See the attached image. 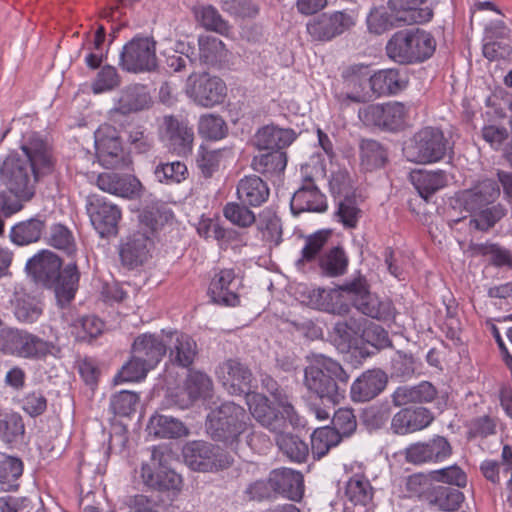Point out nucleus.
<instances>
[{
	"instance_id": "nucleus-24",
	"label": "nucleus",
	"mask_w": 512,
	"mask_h": 512,
	"mask_svg": "<svg viewBox=\"0 0 512 512\" xmlns=\"http://www.w3.org/2000/svg\"><path fill=\"white\" fill-rule=\"evenodd\" d=\"M433 420V413L426 407H404L392 417L390 428L396 435H407L425 429Z\"/></svg>"
},
{
	"instance_id": "nucleus-23",
	"label": "nucleus",
	"mask_w": 512,
	"mask_h": 512,
	"mask_svg": "<svg viewBox=\"0 0 512 512\" xmlns=\"http://www.w3.org/2000/svg\"><path fill=\"white\" fill-rule=\"evenodd\" d=\"M388 384V375L380 368L362 372L350 386L353 402H368L380 395Z\"/></svg>"
},
{
	"instance_id": "nucleus-37",
	"label": "nucleus",
	"mask_w": 512,
	"mask_h": 512,
	"mask_svg": "<svg viewBox=\"0 0 512 512\" xmlns=\"http://www.w3.org/2000/svg\"><path fill=\"white\" fill-rule=\"evenodd\" d=\"M239 201L251 207H260L270 196L267 183L257 175H249L241 178L236 187Z\"/></svg>"
},
{
	"instance_id": "nucleus-16",
	"label": "nucleus",
	"mask_w": 512,
	"mask_h": 512,
	"mask_svg": "<svg viewBox=\"0 0 512 512\" xmlns=\"http://www.w3.org/2000/svg\"><path fill=\"white\" fill-rule=\"evenodd\" d=\"M453 454L449 439L435 434L425 441L411 443L404 450L406 462L421 465L426 463H441Z\"/></svg>"
},
{
	"instance_id": "nucleus-13",
	"label": "nucleus",
	"mask_w": 512,
	"mask_h": 512,
	"mask_svg": "<svg viewBox=\"0 0 512 512\" xmlns=\"http://www.w3.org/2000/svg\"><path fill=\"white\" fill-rule=\"evenodd\" d=\"M186 92L196 104L209 108L224 102L227 87L221 78L203 72L188 77Z\"/></svg>"
},
{
	"instance_id": "nucleus-14",
	"label": "nucleus",
	"mask_w": 512,
	"mask_h": 512,
	"mask_svg": "<svg viewBox=\"0 0 512 512\" xmlns=\"http://www.w3.org/2000/svg\"><path fill=\"white\" fill-rule=\"evenodd\" d=\"M216 375L232 395H245L248 402L249 397L256 394L253 391L252 371L238 358H229L220 363L216 369Z\"/></svg>"
},
{
	"instance_id": "nucleus-48",
	"label": "nucleus",
	"mask_w": 512,
	"mask_h": 512,
	"mask_svg": "<svg viewBox=\"0 0 512 512\" xmlns=\"http://www.w3.org/2000/svg\"><path fill=\"white\" fill-rule=\"evenodd\" d=\"M229 152L226 148L212 149L209 146L201 145L195 156L196 168L201 177L212 178L220 170L225 154Z\"/></svg>"
},
{
	"instance_id": "nucleus-63",
	"label": "nucleus",
	"mask_w": 512,
	"mask_h": 512,
	"mask_svg": "<svg viewBox=\"0 0 512 512\" xmlns=\"http://www.w3.org/2000/svg\"><path fill=\"white\" fill-rule=\"evenodd\" d=\"M251 206L245 203L228 202L223 208L224 217L232 224L241 228L252 226L256 221V216L249 208Z\"/></svg>"
},
{
	"instance_id": "nucleus-5",
	"label": "nucleus",
	"mask_w": 512,
	"mask_h": 512,
	"mask_svg": "<svg viewBox=\"0 0 512 512\" xmlns=\"http://www.w3.org/2000/svg\"><path fill=\"white\" fill-rule=\"evenodd\" d=\"M454 141L441 128L425 126L415 132L404 144L405 158L416 164H432L454 157Z\"/></svg>"
},
{
	"instance_id": "nucleus-8",
	"label": "nucleus",
	"mask_w": 512,
	"mask_h": 512,
	"mask_svg": "<svg viewBox=\"0 0 512 512\" xmlns=\"http://www.w3.org/2000/svg\"><path fill=\"white\" fill-rule=\"evenodd\" d=\"M157 41L151 35L136 34L126 42L120 53L118 66L134 74L151 73L158 69Z\"/></svg>"
},
{
	"instance_id": "nucleus-54",
	"label": "nucleus",
	"mask_w": 512,
	"mask_h": 512,
	"mask_svg": "<svg viewBox=\"0 0 512 512\" xmlns=\"http://www.w3.org/2000/svg\"><path fill=\"white\" fill-rule=\"evenodd\" d=\"M311 304L322 311L344 315L349 312V306L340 300V296L324 288L313 289L309 294Z\"/></svg>"
},
{
	"instance_id": "nucleus-58",
	"label": "nucleus",
	"mask_w": 512,
	"mask_h": 512,
	"mask_svg": "<svg viewBox=\"0 0 512 512\" xmlns=\"http://www.w3.org/2000/svg\"><path fill=\"white\" fill-rule=\"evenodd\" d=\"M212 386L210 377L200 371H190L184 382V389L192 402L208 397Z\"/></svg>"
},
{
	"instance_id": "nucleus-38",
	"label": "nucleus",
	"mask_w": 512,
	"mask_h": 512,
	"mask_svg": "<svg viewBox=\"0 0 512 512\" xmlns=\"http://www.w3.org/2000/svg\"><path fill=\"white\" fill-rule=\"evenodd\" d=\"M198 60L201 64L221 68L228 62L229 51L222 40L210 35L198 37Z\"/></svg>"
},
{
	"instance_id": "nucleus-56",
	"label": "nucleus",
	"mask_w": 512,
	"mask_h": 512,
	"mask_svg": "<svg viewBox=\"0 0 512 512\" xmlns=\"http://www.w3.org/2000/svg\"><path fill=\"white\" fill-rule=\"evenodd\" d=\"M398 16L399 14L388 12L383 6H374L366 17L367 29L371 34L382 35L402 22Z\"/></svg>"
},
{
	"instance_id": "nucleus-41",
	"label": "nucleus",
	"mask_w": 512,
	"mask_h": 512,
	"mask_svg": "<svg viewBox=\"0 0 512 512\" xmlns=\"http://www.w3.org/2000/svg\"><path fill=\"white\" fill-rule=\"evenodd\" d=\"M426 0H388L390 11L399 14L398 19L402 23H425L432 19L433 10L429 7H421Z\"/></svg>"
},
{
	"instance_id": "nucleus-43",
	"label": "nucleus",
	"mask_w": 512,
	"mask_h": 512,
	"mask_svg": "<svg viewBox=\"0 0 512 512\" xmlns=\"http://www.w3.org/2000/svg\"><path fill=\"white\" fill-rule=\"evenodd\" d=\"M147 430L150 435L161 439H178L189 434V429L181 420L159 413L150 417Z\"/></svg>"
},
{
	"instance_id": "nucleus-18",
	"label": "nucleus",
	"mask_w": 512,
	"mask_h": 512,
	"mask_svg": "<svg viewBox=\"0 0 512 512\" xmlns=\"http://www.w3.org/2000/svg\"><path fill=\"white\" fill-rule=\"evenodd\" d=\"M152 97L148 87L141 83H131L123 87L110 110V118L116 121L117 115H129L150 108Z\"/></svg>"
},
{
	"instance_id": "nucleus-35",
	"label": "nucleus",
	"mask_w": 512,
	"mask_h": 512,
	"mask_svg": "<svg viewBox=\"0 0 512 512\" xmlns=\"http://www.w3.org/2000/svg\"><path fill=\"white\" fill-rule=\"evenodd\" d=\"M164 125L169 148L179 156L190 153L194 139L193 130L174 116H166Z\"/></svg>"
},
{
	"instance_id": "nucleus-27",
	"label": "nucleus",
	"mask_w": 512,
	"mask_h": 512,
	"mask_svg": "<svg viewBox=\"0 0 512 512\" xmlns=\"http://www.w3.org/2000/svg\"><path fill=\"white\" fill-rule=\"evenodd\" d=\"M409 84V72L402 68L382 69L371 76L373 95L391 96L401 93Z\"/></svg>"
},
{
	"instance_id": "nucleus-25",
	"label": "nucleus",
	"mask_w": 512,
	"mask_h": 512,
	"mask_svg": "<svg viewBox=\"0 0 512 512\" xmlns=\"http://www.w3.org/2000/svg\"><path fill=\"white\" fill-rule=\"evenodd\" d=\"M164 330L161 334L143 333L138 335L131 346V353L136 358L146 363L148 367L153 369L161 362L168 351L166 343V335Z\"/></svg>"
},
{
	"instance_id": "nucleus-49",
	"label": "nucleus",
	"mask_w": 512,
	"mask_h": 512,
	"mask_svg": "<svg viewBox=\"0 0 512 512\" xmlns=\"http://www.w3.org/2000/svg\"><path fill=\"white\" fill-rule=\"evenodd\" d=\"M24 464L19 457L0 453V489L3 491H16L20 484Z\"/></svg>"
},
{
	"instance_id": "nucleus-40",
	"label": "nucleus",
	"mask_w": 512,
	"mask_h": 512,
	"mask_svg": "<svg viewBox=\"0 0 512 512\" xmlns=\"http://www.w3.org/2000/svg\"><path fill=\"white\" fill-rule=\"evenodd\" d=\"M10 305L13 315L20 323L33 324L43 314L42 302L25 292H15L10 299Z\"/></svg>"
},
{
	"instance_id": "nucleus-33",
	"label": "nucleus",
	"mask_w": 512,
	"mask_h": 512,
	"mask_svg": "<svg viewBox=\"0 0 512 512\" xmlns=\"http://www.w3.org/2000/svg\"><path fill=\"white\" fill-rule=\"evenodd\" d=\"M297 138L296 132L291 128H280L274 124L260 128L254 137L255 146L259 150L275 151L290 146Z\"/></svg>"
},
{
	"instance_id": "nucleus-45",
	"label": "nucleus",
	"mask_w": 512,
	"mask_h": 512,
	"mask_svg": "<svg viewBox=\"0 0 512 512\" xmlns=\"http://www.w3.org/2000/svg\"><path fill=\"white\" fill-rule=\"evenodd\" d=\"M354 307L362 314L381 321L392 320L395 308L390 299H380L376 294L369 292L356 300Z\"/></svg>"
},
{
	"instance_id": "nucleus-42",
	"label": "nucleus",
	"mask_w": 512,
	"mask_h": 512,
	"mask_svg": "<svg viewBox=\"0 0 512 512\" xmlns=\"http://www.w3.org/2000/svg\"><path fill=\"white\" fill-rule=\"evenodd\" d=\"M410 180L418 194L425 201L434 195L437 191L447 185V174L444 170H413L410 173Z\"/></svg>"
},
{
	"instance_id": "nucleus-57",
	"label": "nucleus",
	"mask_w": 512,
	"mask_h": 512,
	"mask_svg": "<svg viewBox=\"0 0 512 512\" xmlns=\"http://www.w3.org/2000/svg\"><path fill=\"white\" fill-rule=\"evenodd\" d=\"M279 449L291 461L303 463L309 456L308 444L298 435L284 434L278 440Z\"/></svg>"
},
{
	"instance_id": "nucleus-50",
	"label": "nucleus",
	"mask_w": 512,
	"mask_h": 512,
	"mask_svg": "<svg viewBox=\"0 0 512 512\" xmlns=\"http://www.w3.org/2000/svg\"><path fill=\"white\" fill-rule=\"evenodd\" d=\"M287 165V153L282 150L267 151L253 157V169L267 178L278 176Z\"/></svg>"
},
{
	"instance_id": "nucleus-2",
	"label": "nucleus",
	"mask_w": 512,
	"mask_h": 512,
	"mask_svg": "<svg viewBox=\"0 0 512 512\" xmlns=\"http://www.w3.org/2000/svg\"><path fill=\"white\" fill-rule=\"evenodd\" d=\"M25 272L36 285L52 290L61 307H66L75 298L80 281L76 261L63 266L56 253L42 249L27 260Z\"/></svg>"
},
{
	"instance_id": "nucleus-55",
	"label": "nucleus",
	"mask_w": 512,
	"mask_h": 512,
	"mask_svg": "<svg viewBox=\"0 0 512 512\" xmlns=\"http://www.w3.org/2000/svg\"><path fill=\"white\" fill-rule=\"evenodd\" d=\"M506 213L507 210L500 203L487 205L470 217L469 227L480 232H488L506 216Z\"/></svg>"
},
{
	"instance_id": "nucleus-52",
	"label": "nucleus",
	"mask_w": 512,
	"mask_h": 512,
	"mask_svg": "<svg viewBox=\"0 0 512 512\" xmlns=\"http://www.w3.org/2000/svg\"><path fill=\"white\" fill-rule=\"evenodd\" d=\"M311 453L313 459L320 460L342 441L341 435L331 426L316 428L311 434Z\"/></svg>"
},
{
	"instance_id": "nucleus-39",
	"label": "nucleus",
	"mask_w": 512,
	"mask_h": 512,
	"mask_svg": "<svg viewBox=\"0 0 512 512\" xmlns=\"http://www.w3.org/2000/svg\"><path fill=\"white\" fill-rule=\"evenodd\" d=\"M464 500V493L450 486L434 485L425 494V501L443 512L457 511Z\"/></svg>"
},
{
	"instance_id": "nucleus-61",
	"label": "nucleus",
	"mask_w": 512,
	"mask_h": 512,
	"mask_svg": "<svg viewBox=\"0 0 512 512\" xmlns=\"http://www.w3.org/2000/svg\"><path fill=\"white\" fill-rule=\"evenodd\" d=\"M331 234V230L322 229L308 235L305 239V245L301 250V258L297 260L296 264L300 265L305 262H312L319 257L321 255L320 252L327 243Z\"/></svg>"
},
{
	"instance_id": "nucleus-64",
	"label": "nucleus",
	"mask_w": 512,
	"mask_h": 512,
	"mask_svg": "<svg viewBox=\"0 0 512 512\" xmlns=\"http://www.w3.org/2000/svg\"><path fill=\"white\" fill-rule=\"evenodd\" d=\"M139 394L129 390H122L112 394L110 397V410L114 415L120 417L130 416L136 411L139 403Z\"/></svg>"
},
{
	"instance_id": "nucleus-36",
	"label": "nucleus",
	"mask_w": 512,
	"mask_h": 512,
	"mask_svg": "<svg viewBox=\"0 0 512 512\" xmlns=\"http://www.w3.org/2000/svg\"><path fill=\"white\" fill-rule=\"evenodd\" d=\"M371 76L369 65L354 64L346 67L342 71L341 77L344 85L353 91L348 93L346 98L354 103L364 102L366 96L363 92L367 84L371 87Z\"/></svg>"
},
{
	"instance_id": "nucleus-34",
	"label": "nucleus",
	"mask_w": 512,
	"mask_h": 512,
	"mask_svg": "<svg viewBox=\"0 0 512 512\" xmlns=\"http://www.w3.org/2000/svg\"><path fill=\"white\" fill-rule=\"evenodd\" d=\"M330 338L334 346L341 353H351L354 357L366 359L374 355V351H369L366 347L359 346V337L357 332L347 322H337L333 326Z\"/></svg>"
},
{
	"instance_id": "nucleus-47",
	"label": "nucleus",
	"mask_w": 512,
	"mask_h": 512,
	"mask_svg": "<svg viewBox=\"0 0 512 512\" xmlns=\"http://www.w3.org/2000/svg\"><path fill=\"white\" fill-rule=\"evenodd\" d=\"M349 258L342 246H334L318 257L320 274L325 277H339L346 273Z\"/></svg>"
},
{
	"instance_id": "nucleus-26",
	"label": "nucleus",
	"mask_w": 512,
	"mask_h": 512,
	"mask_svg": "<svg viewBox=\"0 0 512 512\" xmlns=\"http://www.w3.org/2000/svg\"><path fill=\"white\" fill-rule=\"evenodd\" d=\"M151 240L146 233L134 232L119 244V257L121 264L128 269H135L144 264L149 257Z\"/></svg>"
},
{
	"instance_id": "nucleus-15",
	"label": "nucleus",
	"mask_w": 512,
	"mask_h": 512,
	"mask_svg": "<svg viewBox=\"0 0 512 512\" xmlns=\"http://www.w3.org/2000/svg\"><path fill=\"white\" fill-rule=\"evenodd\" d=\"M408 108L401 102L370 104L359 110V118L367 125L398 131L404 127Z\"/></svg>"
},
{
	"instance_id": "nucleus-51",
	"label": "nucleus",
	"mask_w": 512,
	"mask_h": 512,
	"mask_svg": "<svg viewBox=\"0 0 512 512\" xmlns=\"http://www.w3.org/2000/svg\"><path fill=\"white\" fill-rule=\"evenodd\" d=\"M361 165L369 171L382 168L388 162V150L373 139H362L359 144Z\"/></svg>"
},
{
	"instance_id": "nucleus-6",
	"label": "nucleus",
	"mask_w": 512,
	"mask_h": 512,
	"mask_svg": "<svg viewBox=\"0 0 512 512\" xmlns=\"http://www.w3.org/2000/svg\"><path fill=\"white\" fill-rule=\"evenodd\" d=\"M249 419L242 406L224 402L207 414L206 432L214 441L233 446L238 444L240 436L246 431Z\"/></svg>"
},
{
	"instance_id": "nucleus-3",
	"label": "nucleus",
	"mask_w": 512,
	"mask_h": 512,
	"mask_svg": "<svg viewBox=\"0 0 512 512\" xmlns=\"http://www.w3.org/2000/svg\"><path fill=\"white\" fill-rule=\"evenodd\" d=\"M349 379L338 361L323 354H313L304 369V385L328 407H335L345 399Z\"/></svg>"
},
{
	"instance_id": "nucleus-32",
	"label": "nucleus",
	"mask_w": 512,
	"mask_h": 512,
	"mask_svg": "<svg viewBox=\"0 0 512 512\" xmlns=\"http://www.w3.org/2000/svg\"><path fill=\"white\" fill-rule=\"evenodd\" d=\"M166 343L168 344L169 358L173 364L183 368H188L193 364L197 355V344L191 336L170 331L166 333Z\"/></svg>"
},
{
	"instance_id": "nucleus-22",
	"label": "nucleus",
	"mask_w": 512,
	"mask_h": 512,
	"mask_svg": "<svg viewBox=\"0 0 512 512\" xmlns=\"http://www.w3.org/2000/svg\"><path fill=\"white\" fill-rule=\"evenodd\" d=\"M238 289L235 270L224 268L211 279L207 294L214 304L235 307L240 304Z\"/></svg>"
},
{
	"instance_id": "nucleus-59",
	"label": "nucleus",
	"mask_w": 512,
	"mask_h": 512,
	"mask_svg": "<svg viewBox=\"0 0 512 512\" xmlns=\"http://www.w3.org/2000/svg\"><path fill=\"white\" fill-rule=\"evenodd\" d=\"M335 216L345 229H355L362 217V210L358 207L356 197L345 195L338 203Z\"/></svg>"
},
{
	"instance_id": "nucleus-7",
	"label": "nucleus",
	"mask_w": 512,
	"mask_h": 512,
	"mask_svg": "<svg viewBox=\"0 0 512 512\" xmlns=\"http://www.w3.org/2000/svg\"><path fill=\"white\" fill-rule=\"evenodd\" d=\"M0 350L7 355L30 361H44L57 357L61 349L26 329L8 328L0 334Z\"/></svg>"
},
{
	"instance_id": "nucleus-46",
	"label": "nucleus",
	"mask_w": 512,
	"mask_h": 512,
	"mask_svg": "<svg viewBox=\"0 0 512 512\" xmlns=\"http://www.w3.org/2000/svg\"><path fill=\"white\" fill-rule=\"evenodd\" d=\"M192 12L197 23L206 31H212L222 36L230 34L232 26L213 5H197L192 8Z\"/></svg>"
},
{
	"instance_id": "nucleus-53",
	"label": "nucleus",
	"mask_w": 512,
	"mask_h": 512,
	"mask_svg": "<svg viewBox=\"0 0 512 512\" xmlns=\"http://www.w3.org/2000/svg\"><path fill=\"white\" fill-rule=\"evenodd\" d=\"M24 434L22 416L18 412L4 410L0 416V439L6 444H13L22 440Z\"/></svg>"
},
{
	"instance_id": "nucleus-62",
	"label": "nucleus",
	"mask_w": 512,
	"mask_h": 512,
	"mask_svg": "<svg viewBox=\"0 0 512 512\" xmlns=\"http://www.w3.org/2000/svg\"><path fill=\"white\" fill-rule=\"evenodd\" d=\"M153 174L159 183L177 184L186 179L188 170L183 162L175 161L159 163L154 168Z\"/></svg>"
},
{
	"instance_id": "nucleus-29",
	"label": "nucleus",
	"mask_w": 512,
	"mask_h": 512,
	"mask_svg": "<svg viewBox=\"0 0 512 512\" xmlns=\"http://www.w3.org/2000/svg\"><path fill=\"white\" fill-rule=\"evenodd\" d=\"M268 398L262 394H254L249 397L247 402L252 416L264 427L270 431L280 430L285 421H292L295 414L286 415L281 409L276 411L275 408L268 404Z\"/></svg>"
},
{
	"instance_id": "nucleus-21",
	"label": "nucleus",
	"mask_w": 512,
	"mask_h": 512,
	"mask_svg": "<svg viewBox=\"0 0 512 512\" xmlns=\"http://www.w3.org/2000/svg\"><path fill=\"white\" fill-rule=\"evenodd\" d=\"M290 208L293 215L303 212L324 213L328 209L327 198L312 177L303 178L301 186L294 192Z\"/></svg>"
},
{
	"instance_id": "nucleus-9",
	"label": "nucleus",
	"mask_w": 512,
	"mask_h": 512,
	"mask_svg": "<svg viewBox=\"0 0 512 512\" xmlns=\"http://www.w3.org/2000/svg\"><path fill=\"white\" fill-rule=\"evenodd\" d=\"M186 465L198 472H218L234 463L233 456L218 445L203 440L187 442L182 449Z\"/></svg>"
},
{
	"instance_id": "nucleus-11",
	"label": "nucleus",
	"mask_w": 512,
	"mask_h": 512,
	"mask_svg": "<svg viewBox=\"0 0 512 512\" xmlns=\"http://www.w3.org/2000/svg\"><path fill=\"white\" fill-rule=\"evenodd\" d=\"M357 23L353 11L323 12L308 21L306 29L315 41L328 42L352 30Z\"/></svg>"
},
{
	"instance_id": "nucleus-17",
	"label": "nucleus",
	"mask_w": 512,
	"mask_h": 512,
	"mask_svg": "<svg viewBox=\"0 0 512 512\" xmlns=\"http://www.w3.org/2000/svg\"><path fill=\"white\" fill-rule=\"evenodd\" d=\"M499 196L498 182L484 179L469 189L459 191L455 196V206L472 216L483 207L495 203Z\"/></svg>"
},
{
	"instance_id": "nucleus-10",
	"label": "nucleus",
	"mask_w": 512,
	"mask_h": 512,
	"mask_svg": "<svg viewBox=\"0 0 512 512\" xmlns=\"http://www.w3.org/2000/svg\"><path fill=\"white\" fill-rule=\"evenodd\" d=\"M170 455L165 446H153L150 459L141 466V477L146 486L157 491L179 490L182 478L168 467Z\"/></svg>"
},
{
	"instance_id": "nucleus-12",
	"label": "nucleus",
	"mask_w": 512,
	"mask_h": 512,
	"mask_svg": "<svg viewBox=\"0 0 512 512\" xmlns=\"http://www.w3.org/2000/svg\"><path fill=\"white\" fill-rule=\"evenodd\" d=\"M86 209L92 226L101 238L114 237L118 234L122 212L116 204L94 194L88 197Z\"/></svg>"
},
{
	"instance_id": "nucleus-28",
	"label": "nucleus",
	"mask_w": 512,
	"mask_h": 512,
	"mask_svg": "<svg viewBox=\"0 0 512 512\" xmlns=\"http://www.w3.org/2000/svg\"><path fill=\"white\" fill-rule=\"evenodd\" d=\"M274 494H281L292 501H300L304 495V479L299 471L281 467L269 473Z\"/></svg>"
},
{
	"instance_id": "nucleus-20",
	"label": "nucleus",
	"mask_w": 512,
	"mask_h": 512,
	"mask_svg": "<svg viewBox=\"0 0 512 512\" xmlns=\"http://www.w3.org/2000/svg\"><path fill=\"white\" fill-rule=\"evenodd\" d=\"M374 489L363 474H355L345 485L344 512H372Z\"/></svg>"
},
{
	"instance_id": "nucleus-44",
	"label": "nucleus",
	"mask_w": 512,
	"mask_h": 512,
	"mask_svg": "<svg viewBox=\"0 0 512 512\" xmlns=\"http://www.w3.org/2000/svg\"><path fill=\"white\" fill-rule=\"evenodd\" d=\"M467 251L472 257L488 256L490 265L496 268L512 269V251L498 243L489 241L485 243H475L471 241L468 244Z\"/></svg>"
},
{
	"instance_id": "nucleus-31",
	"label": "nucleus",
	"mask_w": 512,
	"mask_h": 512,
	"mask_svg": "<svg viewBox=\"0 0 512 512\" xmlns=\"http://www.w3.org/2000/svg\"><path fill=\"white\" fill-rule=\"evenodd\" d=\"M96 183L102 191L128 199L138 197L142 188L135 176L114 172L99 174Z\"/></svg>"
},
{
	"instance_id": "nucleus-19",
	"label": "nucleus",
	"mask_w": 512,
	"mask_h": 512,
	"mask_svg": "<svg viewBox=\"0 0 512 512\" xmlns=\"http://www.w3.org/2000/svg\"><path fill=\"white\" fill-rule=\"evenodd\" d=\"M95 149L96 157L103 167L115 169L124 166L125 154L115 129L100 128L95 133Z\"/></svg>"
},
{
	"instance_id": "nucleus-60",
	"label": "nucleus",
	"mask_w": 512,
	"mask_h": 512,
	"mask_svg": "<svg viewBox=\"0 0 512 512\" xmlns=\"http://www.w3.org/2000/svg\"><path fill=\"white\" fill-rule=\"evenodd\" d=\"M258 229L266 242L278 246L282 242V225L280 218L271 210L259 214Z\"/></svg>"
},
{
	"instance_id": "nucleus-30",
	"label": "nucleus",
	"mask_w": 512,
	"mask_h": 512,
	"mask_svg": "<svg viewBox=\"0 0 512 512\" xmlns=\"http://www.w3.org/2000/svg\"><path fill=\"white\" fill-rule=\"evenodd\" d=\"M46 232L47 217L37 214L13 225L9 232V239L14 245L23 247L39 242Z\"/></svg>"
},
{
	"instance_id": "nucleus-4",
	"label": "nucleus",
	"mask_w": 512,
	"mask_h": 512,
	"mask_svg": "<svg viewBox=\"0 0 512 512\" xmlns=\"http://www.w3.org/2000/svg\"><path fill=\"white\" fill-rule=\"evenodd\" d=\"M434 36L421 28L411 27L396 31L385 45V54L398 65L421 64L430 59L436 50Z\"/></svg>"
},
{
	"instance_id": "nucleus-1",
	"label": "nucleus",
	"mask_w": 512,
	"mask_h": 512,
	"mask_svg": "<svg viewBox=\"0 0 512 512\" xmlns=\"http://www.w3.org/2000/svg\"><path fill=\"white\" fill-rule=\"evenodd\" d=\"M21 153L11 151L0 163V181L11 191L33 198L40 178L55 171L57 159L52 144L40 132L22 136Z\"/></svg>"
}]
</instances>
